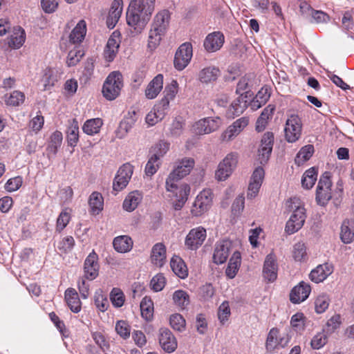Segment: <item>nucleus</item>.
Instances as JSON below:
<instances>
[{
  "mask_svg": "<svg viewBox=\"0 0 354 354\" xmlns=\"http://www.w3.org/2000/svg\"><path fill=\"white\" fill-rule=\"evenodd\" d=\"M194 166V160L192 158H185L175 163L174 169L166 179V189L172 192L175 198L172 206L176 211L180 210L188 199L190 193L189 185L183 183L177 185L176 183L188 175Z\"/></svg>",
  "mask_w": 354,
  "mask_h": 354,
  "instance_id": "1",
  "label": "nucleus"
},
{
  "mask_svg": "<svg viewBox=\"0 0 354 354\" xmlns=\"http://www.w3.org/2000/svg\"><path fill=\"white\" fill-rule=\"evenodd\" d=\"M155 0H131L127 12V23L140 34L145 28L154 10Z\"/></svg>",
  "mask_w": 354,
  "mask_h": 354,
  "instance_id": "2",
  "label": "nucleus"
},
{
  "mask_svg": "<svg viewBox=\"0 0 354 354\" xmlns=\"http://www.w3.org/2000/svg\"><path fill=\"white\" fill-rule=\"evenodd\" d=\"M170 15L168 10H163L156 15L149 33L148 47L155 49L160 44L169 26Z\"/></svg>",
  "mask_w": 354,
  "mask_h": 354,
  "instance_id": "3",
  "label": "nucleus"
},
{
  "mask_svg": "<svg viewBox=\"0 0 354 354\" xmlns=\"http://www.w3.org/2000/svg\"><path fill=\"white\" fill-rule=\"evenodd\" d=\"M122 86V74L118 71L111 73L106 77L102 87L104 97L109 100H115L119 95Z\"/></svg>",
  "mask_w": 354,
  "mask_h": 354,
  "instance_id": "4",
  "label": "nucleus"
},
{
  "mask_svg": "<svg viewBox=\"0 0 354 354\" xmlns=\"http://www.w3.org/2000/svg\"><path fill=\"white\" fill-rule=\"evenodd\" d=\"M292 203L294 207L292 206V208L294 210L287 221L285 228L286 232L289 234H294L300 230L304 225L306 218V209L304 206L300 205L298 200H295Z\"/></svg>",
  "mask_w": 354,
  "mask_h": 354,
  "instance_id": "5",
  "label": "nucleus"
},
{
  "mask_svg": "<svg viewBox=\"0 0 354 354\" xmlns=\"http://www.w3.org/2000/svg\"><path fill=\"white\" fill-rule=\"evenodd\" d=\"M238 162V154L234 152L228 153L218 164L215 173L216 178L219 181L225 180L234 171Z\"/></svg>",
  "mask_w": 354,
  "mask_h": 354,
  "instance_id": "6",
  "label": "nucleus"
},
{
  "mask_svg": "<svg viewBox=\"0 0 354 354\" xmlns=\"http://www.w3.org/2000/svg\"><path fill=\"white\" fill-rule=\"evenodd\" d=\"M212 201V192L209 189H204L196 196L192 207L191 214L193 216H201L208 211Z\"/></svg>",
  "mask_w": 354,
  "mask_h": 354,
  "instance_id": "7",
  "label": "nucleus"
},
{
  "mask_svg": "<svg viewBox=\"0 0 354 354\" xmlns=\"http://www.w3.org/2000/svg\"><path fill=\"white\" fill-rule=\"evenodd\" d=\"M331 185L329 173L325 172L320 177L317 186L316 201L319 205H326L331 198Z\"/></svg>",
  "mask_w": 354,
  "mask_h": 354,
  "instance_id": "8",
  "label": "nucleus"
},
{
  "mask_svg": "<svg viewBox=\"0 0 354 354\" xmlns=\"http://www.w3.org/2000/svg\"><path fill=\"white\" fill-rule=\"evenodd\" d=\"M193 55L192 46L189 42L181 44L176 52L174 66L178 71L183 70L190 62Z\"/></svg>",
  "mask_w": 354,
  "mask_h": 354,
  "instance_id": "9",
  "label": "nucleus"
},
{
  "mask_svg": "<svg viewBox=\"0 0 354 354\" xmlns=\"http://www.w3.org/2000/svg\"><path fill=\"white\" fill-rule=\"evenodd\" d=\"M301 122L296 115H290L286 122L285 137L288 142H295L299 140L301 134Z\"/></svg>",
  "mask_w": 354,
  "mask_h": 354,
  "instance_id": "10",
  "label": "nucleus"
},
{
  "mask_svg": "<svg viewBox=\"0 0 354 354\" xmlns=\"http://www.w3.org/2000/svg\"><path fill=\"white\" fill-rule=\"evenodd\" d=\"M132 174L133 166L129 163L124 164L120 167L113 183V189L115 192V194L127 187Z\"/></svg>",
  "mask_w": 354,
  "mask_h": 354,
  "instance_id": "11",
  "label": "nucleus"
},
{
  "mask_svg": "<svg viewBox=\"0 0 354 354\" xmlns=\"http://www.w3.org/2000/svg\"><path fill=\"white\" fill-rule=\"evenodd\" d=\"M206 236V230L204 227L200 226L193 228L186 236L185 245L189 250H196L203 243Z\"/></svg>",
  "mask_w": 354,
  "mask_h": 354,
  "instance_id": "12",
  "label": "nucleus"
},
{
  "mask_svg": "<svg viewBox=\"0 0 354 354\" xmlns=\"http://www.w3.org/2000/svg\"><path fill=\"white\" fill-rule=\"evenodd\" d=\"M221 124L220 118H206L196 122L194 127L196 134L203 135L210 133L217 130Z\"/></svg>",
  "mask_w": 354,
  "mask_h": 354,
  "instance_id": "13",
  "label": "nucleus"
},
{
  "mask_svg": "<svg viewBox=\"0 0 354 354\" xmlns=\"http://www.w3.org/2000/svg\"><path fill=\"white\" fill-rule=\"evenodd\" d=\"M249 124L248 117H242L234 121L222 133L221 139L223 141H230L236 138Z\"/></svg>",
  "mask_w": 354,
  "mask_h": 354,
  "instance_id": "14",
  "label": "nucleus"
},
{
  "mask_svg": "<svg viewBox=\"0 0 354 354\" xmlns=\"http://www.w3.org/2000/svg\"><path fill=\"white\" fill-rule=\"evenodd\" d=\"M264 174V170L261 167H257L253 171L248 185V199H253L257 196L263 183Z\"/></svg>",
  "mask_w": 354,
  "mask_h": 354,
  "instance_id": "15",
  "label": "nucleus"
},
{
  "mask_svg": "<svg viewBox=\"0 0 354 354\" xmlns=\"http://www.w3.org/2000/svg\"><path fill=\"white\" fill-rule=\"evenodd\" d=\"M274 135L271 132L264 133L259 149L258 160L261 165H264L268 160L272 150Z\"/></svg>",
  "mask_w": 354,
  "mask_h": 354,
  "instance_id": "16",
  "label": "nucleus"
},
{
  "mask_svg": "<svg viewBox=\"0 0 354 354\" xmlns=\"http://www.w3.org/2000/svg\"><path fill=\"white\" fill-rule=\"evenodd\" d=\"M278 264L277 257L273 253L268 254L265 259L263 276L269 282H273L277 277Z\"/></svg>",
  "mask_w": 354,
  "mask_h": 354,
  "instance_id": "17",
  "label": "nucleus"
},
{
  "mask_svg": "<svg viewBox=\"0 0 354 354\" xmlns=\"http://www.w3.org/2000/svg\"><path fill=\"white\" fill-rule=\"evenodd\" d=\"M224 41L225 37L221 32H213L206 36L203 41V47L207 52L214 53L221 48Z\"/></svg>",
  "mask_w": 354,
  "mask_h": 354,
  "instance_id": "18",
  "label": "nucleus"
},
{
  "mask_svg": "<svg viewBox=\"0 0 354 354\" xmlns=\"http://www.w3.org/2000/svg\"><path fill=\"white\" fill-rule=\"evenodd\" d=\"M232 243L229 240L217 242L213 254V260L216 264H222L227 259L232 250Z\"/></svg>",
  "mask_w": 354,
  "mask_h": 354,
  "instance_id": "19",
  "label": "nucleus"
},
{
  "mask_svg": "<svg viewBox=\"0 0 354 354\" xmlns=\"http://www.w3.org/2000/svg\"><path fill=\"white\" fill-rule=\"evenodd\" d=\"M98 256L93 251L86 258L84 264V277L88 280H93L98 276L99 264Z\"/></svg>",
  "mask_w": 354,
  "mask_h": 354,
  "instance_id": "20",
  "label": "nucleus"
},
{
  "mask_svg": "<svg viewBox=\"0 0 354 354\" xmlns=\"http://www.w3.org/2000/svg\"><path fill=\"white\" fill-rule=\"evenodd\" d=\"M159 343L162 348L171 353L177 348V341L169 329L162 328L159 331Z\"/></svg>",
  "mask_w": 354,
  "mask_h": 354,
  "instance_id": "21",
  "label": "nucleus"
},
{
  "mask_svg": "<svg viewBox=\"0 0 354 354\" xmlns=\"http://www.w3.org/2000/svg\"><path fill=\"white\" fill-rule=\"evenodd\" d=\"M310 291V285L301 281L291 290L290 299L293 304H299L308 297Z\"/></svg>",
  "mask_w": 354,
  "mask_h": 354,
  "instance_id": "22",
  "label": "nucleus"
},
{
  "mask_svg": "<svg viewBox=\"0 0 354 354\" xmlns=\"http://www.w3.org/2000/svg\"><path fill=\"white\" fill-rule=\"evenodd\" d=\"M333 272V267L331 264L324 263L317 266L313 269L309 277L310 280L316 283L322 282Z\"/></svg>",
  "mask_w": 354,
  "mask_h": 354,
  "instance_id": "23",
  "label": "nucleus"
},
{
  "mask_svg": "<svg viewBox=\"0 0 354 354\" xmlns=\"http://www.w3.org/2000/svg\"><path fill=\"white\" fill-rule=\"evenodd\" d=\"M123 9L122 0H114L106 19V24L109 28H113L121 17Z\"/></svg>",
  "mask_w": 354,
  "mask_h": 354,
  "instance_id": "24",
  "label": "nucleus"
},
{
  "mask_svg": "<svg viewBox=\"0 0 354 354\" xmlns=\"http://www.w3.org/2000/svg\"><path fill=\"white\" fill-rule=\"evenodd\" d=\"M247 96L242 94L234 100L227 111V116L229 118H234L240 115L248 107Z\"/></svg>",
  "mask_w": 354,
  "mask_h": 354,
  "instance_id": "25",
  "label": "nucleus"
},
{
  "mask_svg": "<svg viewBox=\"0 0 354 354\" xmlns=\"http://www.w3.org/2000/svg\"><path fill=\"white\" fill-rule=\"evenodd\" d=\"M138 118V113L136 111H129L120 123L118 136L123 138L132 129Z\"/></svg>",
  "mask_w": 354,
  "mask_h": 354,
  "instance_id": "26",
  "label": "nucleus"
},
{
  "mask_svg": "<svg viewBox=\"0 0 354 354\" xmlns=\"http://www.w3.org/2000/svg\"><path fill=\"white\" fill-rule=\"evenodd\" d=\"M151 263L156 266L161 268L166 262V248L162 243H156L151 252Z\"/></svg>",
  "mask_w": 354,
  "mask_h": 354,
  "instance_id": "27",
  "label": "nucleus"
},
{
  "mask_svg": "<svg viewBox=\"0 0 354 354\" xmlns=\"http://www.w3.org/2000/svg\"><path fill=\"white\" fill-rule=\"evenodd\" d=\"M163 87V75H157L148 84L145 90V95L148 99H154L157 97Z\"/></svg>",
  "mask_w": 354,
  "mask_h": 354,
  "instance_id": "28",
  "label": "nucleus"
},
{
  "mask_svg": "<svg viewBox=\"0 0 354 354\" xmlns=\"http://www.w3.org/2000/svg\"><path fill=\"white\" fill-rule=\"evenodd\" d=\"M168 109H165L160 104L154 106L153 109L146 115L145 121L149 126L156 124L162 120L167 113Z\"/></svg>",
  "mask_w": 354,
  "mask_h": 354,
  "instance_id": "29",
  "label": "nucleus"
},
{
  "mask_svg": "<svg viewBox=\"0 0 354 354\" xmlns=\"http://www.w3.org/2000/svg\"><path fill=\"white\" fill-rule=\"evenodd\" d=\"M178 82L176 80H172L171 83L167 85L164 90V97L158 102L165 109H169V102L174 99L178 93Z\"/></svg>",
  "mask_w": 354,
  "mask_h": 354,
  "instance_id": "30",
  "label": "nucleus"
},
{
  "mask_svg": "<svg viewBox=\"0 0 354 354\" xmlns=\"http://www.w3.org/2000/svg\"><path fill=\"white\" fill-rule=\"evenodd\" d=\"M86 33L85 21L80 20L73 28L69 36V41L73 44H79L84 40Z\"/></svg>",
  "mask_w": 354,
  "mask_h": 354,
  "instance_id": "31",
  "label": "nucleus"
},
{
  "mask_svg": "<svg viewBox=\"0 0 354 354\" xmlns=\"http://www.w3.org/2000/svg\"><path fill=\"white\" fill-rule=\"evenodd\" d=\"M66 303L73 313H78L81 310V301L77 291L74 288H68L64 293Z\"/></svg>",
  "mask_w": 354,
  "mask_h": 354,
  "instance_id": "32",
  "label": "nucleus"
},
{
  "mask_svg": "<svg viewBox=\"0 0 354 354\" xmlns=\"http://www.w3.org/2000/svg\"><path fill=\"white\" fill-rule=\"evenodd\" d=\"M340 237L344 243H350L354 239V220H345L341 226Z\"/></svg>",
  "mask_w": 354,
  "mask_h": 354,
  "instance_id": "33",
  "label": "nucleus"
},
{
  "mask_svg": "<svg viewBox=\"0 0 354 354\" xmlns=\"http://www.w3.org/2000/svg\"><path fill=\"white\" fill-rule=\"evenodd\" d=\"M113 245L116 251L120 253H125L132 248L133 241L131 237L123 235L115 237L113 239Z\"/></svg>",
  "mask_w": 354,
  "mask_h": 354,
  "instance_id": "34",
  "label": "nucleus"
},
{
  "mask_svg": "<svg viewBox=\"0 0 354 354\" xmlns=\"http://www.w3.org/2000/svg\"><path fill=\"white\" fill-rule=\"evenodd\" d=\"M220 75V71L217 67L208 66L202 69L198 75V78L202 83H210L216 80Z\"/></svg>",
  "mask_w": 354,
  "mask_h": 354,
  "instance_id": "35",
  "label": "nucleus"
},
{
  "mask_svg": "<svg viewBox=\"0 0 354 354\" xmlns=\"http://www.w3.org/2000/svg\"><path fill=\"white\" fill-rule=\"evenodd\" d=\"M26 34L24 30L19 26L15 27L13 28V33L8 41L9 46L18 49L24 44Z\"/></svg>",
  "mask_w": 354,
  "mask_h": 354,
  "instance_id": "36",
  "label": "nucleus"
},
{
  "mask_svg": "<svg viewBox=\"0 0 354 354\" xmlns=\"http://www.w3.org/2000/svg\"><path fill=\"white\" fill-rule=\"evenodd\" d=\"M274 111V106L271 104H269L263 109L261 114L260 115V116L259 117V118L257 120V124H256L257 131L260 132L265 129L268 120L270 119H271L272 117Z\"/></svg>",
  "mask_w": 354,
  "mask_h": 354,
  "instance_id": "37",
  "label": "nucleus"
},
{
  "mask_svg": "<svg viewBox=\"0 0 354 354\" xmlns=\"http://www.w3.org/2000/svg\"><path fill=\"white\" fill-rule=\"evenodd\" d=\"M142 194L138 191L130 192L123 202V208L128 212L133 211L142 200Z\"/></svg>",
  "mask_w": 354,
  "mask_h": 354,
  "instance_id": "38",
  "label": "nucleus"
},
{
  "mask_svg": "<svg viewBox=\"0 0 354 354\" xmlns=\"http://www.w3.org/2000/svg\"><path fill=\"white\" fill-rule=\"evenodd\" d=\"M170 266L172 271L181 279L187 276V269L181 258L174 256L170 261Z\"/></svg>",
  "mask_w": 354,
  "mask_h": 354,
  "instance_id": "39",
  "label": "nucleus"
},
{
  "mask_svg": "<svg viewBox=\"0 0 354 354\" xmlns=\"http://www.w3.org/2000/svg\"><path fill=\"white\" fill-rule=\"evenodd\" d=\"M240 265L241 253L238 251H236L233 253L232 257L230 259L228 266L225 270L226 275L229 278L233 279L236 276Z\"/></svg>",
  "mask_w": 354,
  "mask_h": 354,
  "instance_id": "40",
  "label": "nucleus"
},
{
  "mask_svg": "<svg viewBox=\"0 0 354 354\" xmlns=\"http://www.w3.org/2000/svg\"><path fill=\"white\" fill-rule=\"evenodd\" d=\"M103 124V121L101 118H96L87 120L82 127L83 131L89 136L97 134Z\"/></svg>",
  "mask_w": 354,
  "mask_h": 354,
  "instance_id": "41",
  "label": "nucleus"
},
{
  "mask_svg": "<svg viewBox=\"0 0 354 354\" xmlns=\"http://www.w3.org/2000/svg\"><path fill=\"white\" fill-rule=\"evenodd\" d=\"M173 301L175 305L182 310L185 309L190 303L189 295L183 290H176L173 293Z\"/></svg>",
  "mask_w": 354,
  "mask_h": 354,
  "instance_id": "42",
  "label": "nucleus"
},
{
  "mask_svg": "<svg viewBox=\"0 0 354 354\" xmlns=\"http://www.w3.org/2000/svg\"><path fill=\"white\" fill-rule=\"evenodd\" d=\"M317 177V173L315 167L306 170L301 178L302 187L306 189H311L315 185Z\"/></svg>",
  "mask_w": 354,
  "mask_h": 354,
  "instance_id": "43",
  "label": "nucleus"
},
{
  "mask_svg": "<svg viewBox=\"0 0 354 354\" xmlns=\"http://www.w3.org/2000/svg\"><path fill=\"white\" fill-rule=\"evenodd\" d=\"M93 214H97L103 209L104 200L99 192L91 194L88 201Z\"/></svg>",
  "mask_w": 354,
  "mask_h": 354,
  "instance_id": "44",
  "label": "nucleus"
},
{
  "mask_svg": "<svg viewBox=\"0 0 354 354\" xmlns=\"http://www.w3.org/2000/svg\"><path fill=\"white\" fill-rule=\"evenodd\" d=\"M140 310L142 317L149 321L153 317V304L151 299L147 297H144L140 302Z\"/></svg>",
  "mask_w": 354,
  "mask_h": 354,
  "instance_id": "45",
  "label": "nucleus"
},
{
  "mask_svg": "<svg viewBox=\"0 0 354 354\" xmlns=\"http://www.w3.org/2000/svg\"><path fill=\"white\" fill-rule=\"evenodd\" d=\"M63 140L62 133L60 131H55L50 138L47 150L50 153L55 155L60 147Z\"/></svg>",
  "mask_w": 354,
  "mask_h": 354,
  "instance_id": "46",
  "label": "nucleus"
},
{
  "mask_svg": "<svg viewBox=\"0 0 354 354\" xmlns=\"http://www.w3.org/2000/svg\"><path fill=\"white\" fill-rule=\"evenodd\" d=\"M24 100L25 95L19 91H14L9 95H5V102L9 106H19L24 102Z\"/></svg>",
  "mask_w": 354,
  "mask_h": 354,
  "instance_id": "47",
  "label": "nucleus"
},
{
  "mask_svg": "<svg viewBox=\"0 0 354 354\" xmlns=\"http://www.w3.org/2000/svg\"><path fill=\"white\" fill-rule=\"evenodd\" d=\"M278 333L279 331L276 328H272L270 330L266 342V348L268 352H272L275 348L279 347Z\"/></svg>",
  "mask_w": 354,
  "mask_h": 354,
  "instance_id": "48",
  "label": "nucleus"
},
{
  "mask_svg": "<svg viewBox=\"0 0 354 354\" xmlns=\"http://www.w3.org/2000/svg\"><path fill=\"white\" fill-rule=\"evenodd\" d=\"M314 152V147L313 145H306L302 147L297 153L295 162L297 164L300 165L308 160Z\"/></svg>",
  "mask_w": 354,
  "mask_h": 354,
  "instance_id": "49",
  "label": "nucleus"
},
{
  "mask_svg": "<svg viewBox=\"0 0 354 354\" xmlns=\"http://www.w3.org/2000/svg\"><path fill=\"white\" fill-rule=\"evenodd\" d=\"M330 299L326 294H321L317 296L315 301V308L316 313L321 314L326 311L328 308Z\"/></svg>",
  "mask_w": 354,
  "mask_h": 354,
  "instance_id": "50",
  "label": "nucleus"
},
{
  "mask_svg": "<svg viewBox=\"0 0 354 354\" xmlns=\"http://www.w3.org/2000/svg\"><path fill=\"white\" fill-rule=\"evenodd\" d=\"M71 219V209L66 208L62 211L57 219L56 230L58 232L63 230Z\"/></svg>",
  "mask_w": 354,
  "mask_h": 354,
  "instance_id": "51",
  "label": "nucleus"
},
{
  "mask_svg": "<svg viewBox=\"0 0 354 354\" xmlns=\"http://www.w3.org/2000/svg\"><path fill=\"white\" fill-rule=\"evenodd\" d=\"M169 323L174 330L181 332L185 329V320L183 317L178 313L171 315Z\"/></svg>",
  "mask_w": 354,
  "mask_h": 354,
  "instance_id": "52",
  "label": "nucleus"
},
{
  "mask_svg": "<svg viewBox=\"0 0 354 354\" xmlns=\"http://www.w3.org/2000/svg\"><path fill=\"white\" fill-rule=\"evenodd\" d=\"M84 55L83 50L77 47L73 50H71L67 57V64L68 66L76 65Z\"/></svg>",
  "mask_w": 354,
  "mask_h": 354,
  "instance_id": "53",
  "label": "nucleus"
},
{
  "mask_svg": "<svg viewBox=\"0 0 354 354\" xmlns=\"http://www.w3.org/2000/svg\"><path fill=\"white\" fill-rule=\"evenodd\" d=\"M183 122L177 119L174 120L167 133V136L172 138L179 137L183 133Z\"/></svg>",
  "mask_w": 354,
  "mask_h": 354,
  "instance_id": "54",
  "label": "nucleus"
},
{
  "mask_svg": "<svg viewBox=\"0 0 354 354\" xmlns=\"http://www.w3.org/2000/svg\"><path fill=\"white\" fill-rule=\"evenodd\" d=\"M115 330L117 333L123 339H127L130 336V326L127 322L124 320H120L116 322Z\"/></svg>",
  "mask_w": 354,
  "mask_h": 354,
  "instance_id": "55",
  "label": "nucleus"
},
{
  "mask_svg": "<svg viewBox=\"0 0 354 354\" xmlns=\"http://www.w3.org/2000/svg\"><path fill=\"white\" fill-rule=\"evenodd\" d=\"M79 140V128L77 124H73L67 131V142L70 146H75Z\"/></svg>",
  "mask_w": 354,
  "mask_h": 354,
  "instance_id": "56",
  "label": "nucleus"
},
{
  "mask_svg": "<svg viewBox=\"0 0 354 354\" xmlns=\"http://www.w3.org/2000/svg\"><path fill=\"white\" fill-rule=\"evenodd\" d=\"M75 245V240L73 236H67L63 238L57 244V248L62 252L71 251Z\"/></svg>",
  "mask_w": 354,
  "mask_h": 354,
  "instance_id": "57",
  "label": "nucleus"
},
{
  "mask_svg": "<svg viewBox=\"0 0 354 354\" xmlns=\"http://www.w3.org/2000/svg\"><path fill=\"white\" fill-rule=\"evenodd\" d=\"M159 159L156 156L152 155L151 157L149 159L145 166L146 174L147 176L153 175L157 171L159 167Z\"/></svg>",
  "mask_w": 354,
  "mask_h": 354,
  "instance_id": "58",
  "label": "nucleus"
},
{
  "mask_svg": "<svg viewBox=\"0 0 354 354\" xmlns=\"http://www.w3.org/2000/svg\"><path fill=\"white\" fill-rule=\"evenodd\" d=\"M23 183V178L21 176H16L10 178L5 185V189L8 192H12L18 190Z\"/></svg>",
  "mask_w": 354,
  "mask_h": 354,
  "instance_id": "59",
  "label": "nucleus"
},
{
  "mask_svg": "<svg viewBox=\"0 0 354 354\" xmlns=\"http://www.w3.org/2000/svg\"><path fill=\"white\" fill-rule=\"evenodd\" d=\"M330 20V17L322 10H315L313 15L309 19L310 23L324 24L328 23Z\"/></svg>",
  "mask_w": 354,
  "mask_h": 354,
  "instance_id": "60",
  "label": "nucleus"
},
{
  "mask_svg": "<svg viewBox=\"0 0 354 354\" xmlns=\"http://www.w3.org/2000/svg\"><path fill=\"white\" fill-rule=\"evenodd\" d=\"M111 300L113 306L121 307L124 302V297L123 292L118 289L113 288L110 295Z\"/></svg>",
  "mask_w": 354,
  "mask_h": 354,
  "instance_id": "61",
  "label": "nucleus"
},
{
  "mask_svg": "<svg viewBox=\"0 0 354 354\" xmlns=\"http://www.w3.org/2000/svg\"><path fill=\"white\" fill-rule=\"evenodd\" d=\"M327 339V335L324 333H317L311 340V346L313 349H319L326 344Z\"/></svg>",
  "mask_w": 354,
  "mask_h": 354,
  "instance_id": "62",
  "label": "nucleus"
},
{
  "mask_svg": "<svg viewBox=\"0 0 354 354\" xmlns=\"http://www.w3.org/2000/svg\"><path fill=\"white\" fill-rule=\"evenodd\" d=\"M165 285V278L162 274L154 276L151 281V286L153 290L158 292L162 290Z\"/></svg>",
  "mask_w": 354,
  "mask_h": 354,
  "instance_id": "63",
  "label": "nucleus"
},
{
  "mask_svg": "<svg viewBox=\"0 0 354 354\" xmlns=\"http://www.w3.org/2000/svg\"><path fill=\"white\" fill-rule=\"evenodd\" d=\"M170 144L165 141H160L158 142L153 149V156H156L159 160L169 150Z\"/></svg>",
  "mask_w": 354,
  "mask_h": 354,
  "instance_id": "64",
  "label": "nucleus"
}]
</instances>
